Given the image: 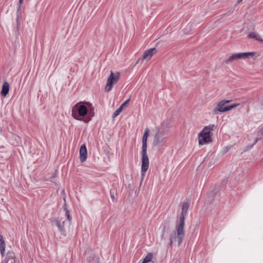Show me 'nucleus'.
<instances>
[{
    "mask_svg": "<svg viewBox=\"0 0 263 263\" xmlns=\"http://www.w3.org/2000/svg\"><path fill=\"white\" fill-rule=\"evenodd\" d=\"M153 254L151 253H148L147 254V255L145 256V257L142 260H141L140 261L143 262V263H149L150 262L152 259H153Z\"/></svg>",
    "mask_w": 263,
    "mask_h": 263,
    "instance_id": "f3484780",
    "label": "nucleus"
},
{
    "mask_svg": "<svg viewBox=\"0 0 263 263\" xmlns=\"http://www.w3.org/2000/svg\"><path fill=\"white\" fill-rule=\"evenodd\" d=\"M239 60L237 53L232 54L227 60L225 62L227 64H230L235 61Z\"/></svg>",
    "mask_w": 263,
    "mask_h": 263,
    "instance_id": "4468645a",
    "label": "nucleus"
},
{
    "mask_svg": "<svg viewBox=\"0 0 263 263\" xmlns=\"http://www.w3.org/2000/svg\"><path fill=\"white\" fill-rule=\"evenodd\" d=\"M239 60L241 59H246L249 57H253L255 55V52H241L237 53Z\"/></svg>",
    "mask_w": 263,
    "mask_h": 263,
    "instance_id": "f8f14e48",
    "label": "nucleus"
},
{
    "mask_svg": "<svg viewBox=\"0 0 263 263\" xmlns=\"http://www.w3.org/2000/svg\"><path fill=\"white\" fill-rule=\"evenodd\" d=\"M9 89L10 85L9 83L7 81L5 82L2 86V89L1 93V95L3 97H6L9 91Z\"/></svg>",
    "mask_w": 263,
    "mask_h": 263,
    "instance_id": "ddd939ff",
    "label": "nucleus"
},
{
    "mask_svg": "<svg viewBox=\"0 0 263 263\" xmlns=\"http://www.w3.org/2000/svg\"><path fill=\"white\" fill-rule=\"evenodd\" d=\"M260 131H261V133L262 134H263V127H262V128L261 129V130H260Z\"/></svg>",
    "mask_w": 263,
    "mask_h": 263,
    "instance_id": "393cba45",
    "label": "nucleus"
},
{
    "mask_svg": "<svg viewBox=\"0 0 263 263\" xmlns=\"http://www.w3.org/2000/svg\"><path fill=\"white\" fill-rule=\"evenodd\" d=\"M230 100H222L217 102L215 105V107L213 110L214 114H217L219 112H224L231 110L239 106V103H234L230 105L226 106V104L229 103Z\"/></svg>",
    "mask_w": 263,
    "mask_h": 263,
    "instance_id": "39448f33",
    "label": "nucleus"
},
{
    "mask_svg": "<svg viewBox=\"0 0 263 263\" xmlns=\"http://www.w3.org/2000/svg\"><path fill=\"white\" fill-rule=\"evenodd\" d=\"M216 128L214 124L205 126L198 134V144L200 145L208 144L212 141V132Z\"/></svg>",
    "mask_w": 263,
    "mask_h": 263,
    "instance_id": "20e7f679",
    "label": "nucleus"
},
{
    "mask_svg": "<svg viewBox=\"0 0 263 263\" xmlns=\"http://www.w3.org/2000/svg\"><path fill=\"white\" fill-rule=\"evenodd\" d=\"M139 263H143V262H142L140 261V262H139Z\"/></svg>",
    "mask_w": 263,
    "mask_h": 263,
    "instance_id": "c85d7f7f",
    "label": "nucleus"
},
{
    "mask_svg": "<svg viewBox=\"0 0 263 263\" xmlns=\"http://www.w3.org/2000/svg\"><path fill=\"white\" fill-rule=\"evenodd\" d=\"M15 261L13 260V261L12 260V259H8L6 262V263H14Z\"/></svg>",
    "mask_w": 263,
    "mask_h": 263,
    "instance_id": "4be33fe9",
    "label": "nucleus"
},
{
    "mask_svg": "<svg viewBox=\"0 0 263 263\" xmlns=\"http://www.w3.org/2000/svg\"><path fill=\"white\" fill-rule=\"evenodd\" d=\"M139 61V59H138V61H137V63L138 62V61Z\"/></svg>",
    "mask_w": 263,
    "mask_h": 263,
    "instance_id": "a878e982",
    "label": "nucleus"
},
{
    "mask_svg": "<svg viewBox=\"0 0 263 263\" xmlns=\"http://www.w3.org/2000/svg\"><path fill=\"white\" fill-rule=\"evenodd\" d=\"M149 130L146 128L142 137V146L141 151V175L142 180L144 179L145 173L149 167V159L147 154V140Z\"/></svg>",
    "mask_w": 263,
    "mask_h": 263,
    "instance_id": "f03ea898",
    "label": "nucleus"
},
{
    "mask_svg": "<svg viewBox=\"0 0 263 263\" xmlns=\"http://www.w3.org/2000/svg\"><path fill=\"white\" fill-rule=\"evenodd\" d=\"M120 72H116L115 73L111 71L107 79L105 86V90L106 92L110 91L114 85L118 82L120 78Z\"/></svg>",
    "mask_w": 263,
    "mask_h": 263,
    "instance_id": "423d86ee",
    "label": "nucleus"
},
{
    "mask_svg": "<svg viewBox=\"0 0 263 263\" xmlns=\"http://www.w3.org/2000/svg\"><path fill=\"white\" fill-rule=\"evenodd\" d=\"M257 141H258V139L256 138L253 145L255 144L257 142Z\"/></svg>",
    "mask_w": 263,
    "mask_h": 263,
    "instance_id": "5701e85b",
    "label": "nucleus"
},
{
    "mask_svg": "<svg viewBox=\"0 0 263 263\" xmlns=\"http://www.w3.org/2000/svg\"><path fill=\"white\" fill-rule=\"evenodd\" d=\"M65 215L67 217V220L69 221V223H70L71 221L72 218L70 215L69 212L67 210H66Z\"/></svg>",
    "mask_w": 263,
    "mask_h": 263,
    "instance_id": "6ab92c4d",
    "label": "nucleus"
},
{
    "mask_svg": "<svg viewBox=\"0 0 263 263\" xmlns=\"http://www.w3.org/2000/svg\"><path fill=\"white\" fill-rule=\"evenodd\" d=\"M156 52L157 50L155 48H150L144 52L142 58L148 61Z\"/></svg>",
    "mask_w": 263,
    "mask_h": 263,
    "instance_id": "9d476101",
    "label": "nucleus"
},
{
    "mask_svg": "<svg viewBox=\"0 0 263 263\" xmlns=\"http://www.w3.org/2000/svg\"><path fill=\"white\" fill-rule=\"evenodd\" d=\"M87 151L86 145L85 144H82L80 148V160L82 162H84L87 158Z\"/></svg>",
    "mask_w": 263,
    "mask_h": 263,
    "instance_id": "9b49d317",
    "label": "nucleus"
},
{
    "mask_svg": "<svg viewBox=\"0 0 263 263\" xmlns=\"http://www.w3.org/2000/svg\"><path fill=\"white\" fill-rule=\"evenodd\" d=\"M111 198H112L113 200H114V198H115V197H114V195H111Z\"/></svg>",
    "mask_w": 263,
    "mask_h": 263,
    "instance_id": "b1692460",
    "label": "nucleus"
},
{
    "mask_svg": "<svg viewBox=\"0 0 263 263\" xmlns=\"http://www.w3.org/2000/svg\"><path fill=\"white\" fill-rule=\"evenodd\" d=\"M167 140V137L165 136V132L162 130H159L157 132L155 136L154 141L156 144H164Z\"/></svg>",
    "mask_w": 263,
    "mask_h": 263,
    "instance_id": "0eeeda50",
    "label": "nucleus"
},
{
    "mask_svg": "<svg viewBox=\"0 0 263 263\" xmlns=\"http://www.w3.org/2000/svg\"><path fill=\"white\" fill-rule=\"evenodd\" d=\"M122 110L123 109L122 108V107H119L117 109H116L112 114V118L114 119L116 117H117L120 114Z\"/></svg>",
    "mask_w": 263,
    "mask_h": 263,
    "instance_id": "a211bd4d",
    "label": "nucleus"
},
{
    "mask_svg": "<svg viewBox=\"0 0 263 263\" xmlns=\"http://www.w3.org/2000/svg\"><path fill=\"white\" fill-rule=\"evenodd\" d=\"M23 2V0H19L18 4V10H20L21 7V5Z\"/></svg>",
    "mask_w": 263,
    "mask_h": 263,
    "instance_id": "412c9836",
    "label": "nucleus"
},
{
    "mask_svg": "<svg viewBox=\"0 0 263 263\" xmlns=\"http://www.w3.org/2000/svg\"><path fill=\"white\" fill-rule=\"evenodd\" d=\"M87 104H88V105H89V107H90V104H88V103Z\"/></svg>",
    "mask_w": 263,
    "mask_h": 263,
    "instance_id": "bb28decb",
    "label": "nucleus"
},
{
    "mask_svg": "<svg viewBox=\"0 0 263 263\" xmlns=\"http://www.w3.org/2000/svg\"><path fill=\"white\" fill-rule=\"evenodd\" d=\"M248 37L250 39H254L260 43H263V39L260 35L255 32H250L248 35Z\"/></svg>",
    "mask_w": 263,
    "mask_h": 263,
    "instance_id": "2eb2a0df",
    "label": "nucleus"
},
{
    "mask_svg": "<svg viewBox=\"0 0 263 263\" xmlns=\"http://www.w3.org/2000/svg\"><path fill=\"white\" fill-rule=\"evenodd\" d=\"M190 204L188 202H185L182 206V211L180 215L178 223L184 225L185 216L186 215L189 209Z\"/></svg>",
    "mask_w": 263,
    "mask_h": 263,
    "instance_id": "6e6552de",
    "label": "nucleus"
},
{
    "mask_svg": "<svg viewBox=\"0 0 263 263\" xmlns=\"http://www.w3.org/2000/svg\"><path fill=\"white\" fill-rule=\"evenodd\" d=\"M0 251L2 256H4L5 251V243L2 236H0Z\"/></svg>",
    "mask_w": 263,
    "mask_h": 263,
    "instance_id": "dca6fc26",
    "label": "nucleus"
},
{
    "mask_svg": "<svg viewBox=\"0 0 263 263\" xmlns=\"http://www.w3.org/2000/svg\"><path fill=\"white\" fill-rule=\"evenodd\" d=\"M129 100V99H127L124 101L120 107H122V109L126 107V105L128 103Z\"/></svg>",
    "mask_w": 263,
    "mask_h": 263,
    "instance_id": "aec40b11",
    "label": "nucleus"
},
{
    "mask_svg": "<svg viewBox=\"0 0 263 263\" xmlns=\"http://www.w3.org/2000/svg\"><path fill=\"white\" fill-rule=\"evenodd\" d=\"M71 116L77 120L88 123L91 120L93 115H91V113L89 112L88 107L79 102L73 106L71 110Z\"/></svg>",
    "mask_w": 263,
    "mask_h": 263,
    "instance_id": "f257e3e1",
    "label": "nucleus"
},
{
    "mask_svg": "<svg viewBox=\"0 0 263 263\" xmlns=\"http://www.w3.org/2000/svg\"><path fill=\"white\" fill-rule=\"evenodd\" d=\"M184 225L180 223H177L176 227V230L172 231L170 235V242L168 246L172 247L174 243H177L179 247L185 236Z\"/></svg>",
    "mask_w": 263,
    "mask_h": 263,
    "instance_id": "7ed1b4c3",
    "label": "nucleus"
},
{
    "mask_svg": "<svg viewBox=\"0 0 263 263\" xmlns=\"http://www.w3.org/2000/svg\"><path fill=\"white\" fill-rule=\"evenodd\" d=\"M52 222L57 226L62 235L66 236V230L64 227V220H62V219H55L52 221Z\"/></svg>",
    "mask_w": 263,
    "mask_h": 263,
    "instance_id": "1a4fd4ad",
    "label": "nucleus"
},
{
    "mask_svg": "<svg viewBox=\"0 0 263 263\" xmlns=\"http://www.w3.org/2000/svg\"><path fill=\"white\" fill-rule=\"evenodd\" d=\"M242 1V0H239V2H241V1Z\"/></svg>",
    "mask_w": 263,
    "mask_h": 263,
    "instance_id": "cd10ccee",
    "label": "nucleus"
}]
</instances>
